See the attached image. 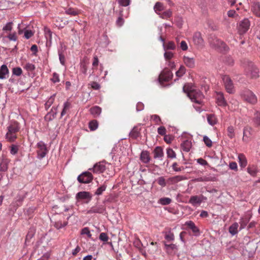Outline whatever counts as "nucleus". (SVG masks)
<instances>
[{"label":"nucleus","mask_w":260,"mask_h":260,"mask_svg":"<svg viewBox=\"0 0 260 260\" xmlns=\"http://www.w3.org/2000/svg\"><path fill=\"white\" fill-rule=\"evenodd\" d=\"M20 129V123L16 120H11L7 126L6 139L9 142H14L17 138V133Z\"/></svg>","instance_id":"obj_1"},{"label":"nucleus","mask_w":260,"mask_h":260,"mask_svg":"<svg viewBox=\"0 0 260 260\" xmlns=\"http://www.w3.org/2000/svg\"><path fill=\"white\" fill-rule=\"evenodd\" d=\"M245 68L246 72L249 74L251 78H257L259 77V70L252 61H246Z\"/></svg>","instance_id":"obj_2"},{"label":"nucleus","mask_w":260,"mask_h":260,"mask_svg":"<svg viewBox=\"0 0 260 260\" xmlns=\"http://www.w3.org/2000/svg\"><path fill=\"white\" fill-rule=\"evenodd\" d=\"M209 43L211 46L215 48L222 49L224 51H228L229 49L226 44L217 37L212 38L209 40Z\"/></svg>","instance_id":"obj_3"},{"label":"nucleus","mask_w":260,"mask_h":260,"mask_svg":"<svg viewBox=\"0 0 260 260\" xmlns=\"http://www.w3.org/2000/svg\"><path fill=\"white\" fill-rule=\"evenodd\" d=\"M38 150L37 151V158L42 159L45 157L48 152L46 145L44 142L41 141L37 144Z\"/></svg>","instance_id":"obj_4"},{"label":"nucleus","mask_w":260,"mask_h":260,"mask_svg":"<svg viewBox=\"0 0 260 260\" xmlns=\"http://www.w3.org/2000/svg\"><path fill=\"white\" fill-rule=\"evenodd\" d=\"M93 179V176L92 174L88 171L83 172L77 177V180L80 183H89L92 182Z\"/></svg>","instance_id":"obj_5"},{"label":"nucleus","mask_w":260,"mask_h":260,"mask_svg":"<svg viewBox=\"0 0 260 260\" xmlns=\"http://www.w3.org/2000/svg\"><path fill=\"white\" fill-rule=\"evenodd\" d=\"M192 102L201 104L202 99L204 98L202 92L199 89H194L188 96Z\"/></svg>","instance_id":"obj_6"},{"label":"nucleus","mask_w":260,"mask_h":260,"mask_svg":"<svg viewBox=\"0 0 260 260\" xmlns=\"http://www.w3.org/2000/svg\"><path fill=\"white\" fill-rule=\"evenodd\" d=\"M222 79L224 83L225 88L226 91L229 93H234V85L230 76L226 75H222Z\"/></svg>","instance_id":"obj_7"},{"label":"nucleus","mask_w":260,"mask_h":260,"mask_svg":"<svg viewBox=\"0 0 260 260\" xmlns=\"http://www.w3.org/2000/svg\"><path fill=\"white\" fill-rule=\"evenodd\" d=\"M106 161H101L94 165L92 168L89 169V170L92 171L94 173L100 174L103 173L106 169Z\"/></svg>","instance_id":"obj_8"},{"label":"nucleus","mask_w":260,"mask_h":260,"mask_svg":"<svg viewBox=\"0 0 260 260\" xmlns=\"http://www.w3.org/2000/svg\"><path fill=\"white\" fill-rule=\"evenodd\" d=\"M172 72L168 69H165L159 76V82H168L171 80L173 77Z\"/></svg>","instance_id":"obj_9"},{"label":"nucleus","mask_w":260,"mask_h":260,"mask_svg":"<svg viewBox=\"0 0 260 260\" xmlns=\"http://www.w3.org/2000/svg\"><path fill=\"white\" fill-rule=\"evenodd\" d=\"M165 249L166 253L170 255H174L178 251V247L175 244H168L166 242H164Z\"/></svg>","instance_id":"obj_10"},{"label":"nucleus","mask_w":260,"mask_h":260,"mask_svg":"<svg viewBox=\"0 0 260 260\" xmlns=\"http://www.w3.org/2000/svg\"><path fill=\"white\" fill-rule=\"evenodd\" d=\"M250 26V21L248 19L245 18L239 23L238 31L240 35L246 33Z\"/></svg>","instance_id":"obj_11"},{"label":"nucleus","mask_w":260,"mask_h":260,"mask_svg":"<svg viewBox=\"0 0 260 260\" xmlns=\"http://www.w3.org/2000/svg\"><path fill=\"white\" fill-rule=\"evenodd\" d=\"M92 197L90 192L88 191H80L76 194V198L77 200H86V203H88Z\"/></svg>","instance_id":"obj_12"},{"label":"nucleus","mask_w":260,"mask_h":260,"mask_svg":"<svg viewBox=\"0 0 260 260\" xmlns=\"http://www.w3.org/2000/svg\"><path fill=\"white\" fill-rule=\"evenodd\" d=\"M185 225L187 226L186 230H191L195 236H199L201 235L200 229L196 225L195 223L191 220L187 221L185 222Z\"/></svg>","instance_id":"obj_13"},{"label":"nucleus","mask_w":260,"mask_h":260,"mask_svg":"<svg viewBox=\"0 0 260 260\" xmlns=\"http://www.w3.org/2000/svg\"><path fill=\"white\" fill-rule=\"evenodd\" d=\"M193 41L194 44L198 47L201 48L204 46V41L200 32L197 31L193 34Z\"/></svg>","instance_id":"obj_14"},{"label":"nucleus","mask_w":260,"mask_h":260,"mask_svg":"<svg viewBox=\"0 0 260 260\" xmlns=\"http://www.w3.org/2000/svg\"><path fill=\"white\" fill-rule=\"evenodd\" d=\"M243 138L244 142H247L249 141L250 137L252 135V129L249 126L244 127L243 131Z\"/></svg>","instance_id":"obj_15"},{"label":"nucleus","mask_w":260,"mask_h":260,"mask_svg":"<svg viewBox=\"0 0 260 260\" xmlns=\"http://www.w3.org/2000/svg\"><path fill=\"white\" fill-rule=\"evenodd\" d=\"M10 160L4 155H3L0 162V172H5L8 169V165Z\"/></svg>","instance_id":"obj_16"},{"label":"nucleus","mask_w":260,"mask_h":260,"mask_svg":"<svg viewBox=\"0 0 260 260\" xmlns=\"http://www.w3.org/2000/svg\"><path fill=\"white\" fill-rule=\"evenodd\" d=\"M66 49V46L62 43H60V48L58 49V54L60 62L62 65H64L65 64L66 59L63 52Z\"/></svg>","instance_id":"obj_17"},{"label":"nucleus","mask_w":260,"mask_h":260,"mask_svg":"<svg viewBox=\"0 0 260 260\" xmlns=\"http://www.w3.org/2000/svg\"><path fill=\"white\" fill-rule=\"evenodd\" d=\"M204 199V197L203 196H192L190 197L188 201V203L191 204L193 206L200 205L203 202ZM205 199H206V198H205Z\"/></svg>","instance_id":"obj_18"},{"label":"nucleus","mask_w":260,"mask_h":260,"mask_svg":"<svg viewBox=\"0 0 260 260\" xmlns=\"http://www.w3.org/2000/svg\"><path fill=\"white\" fill-rule=\"evenodd\" d=\"M106 210V207L103 205H96L92 207L87 212L88 213H103Z\"/></svg>","instance_id":"obj_19"},{"label":"nucleus","mask_w":260,"mask_h":260,"mask_svg":"<svg viewBox=\"0 0 260 260\" xmlns=\"http://www.w3.org/2000/svg\"><path fill=\"white\" fill-rule=\"evenodd\" d=\"M164 235L165 239L168 242H172L175 240V236L173 232L171 231V228H166L162 232Z\"/></svg>","instance_id":"obj_20"},{"label":"nucleus","mask_w":260,"mask_h":260,"mask_svg":"<svg viewBox=\"0 0 260 260\" xmlns=\"http://www.w3.org/2000/svg\"><path fill=\"white\" fill-rule=\"evenodd\" d=\"M244 99L251 104H255L257 102L256 96L250 91H247L244 94Z\"/></svg>","instance_id":"obj_21"},{"label":"nucleus","mask_w":260,"mask_h":260,"mask_svg":"<svg viewBox=\"0 0 260 260\" xmlns=\"http://www.w3.org/2000/svg\"><path fill=\"white\" fill-rule=\"evenodd\" d=\"M71 215L68 216L66 221H62L61 220H58L55 221L53 222V226L57 229L59 230L65 226H66L68 224V220L70 218Z\"/></svg>","instance_id":"obj_22"},{"label":"nucleus","mask_w":260,"mask_h":260,"mask_svg":"<svg viewBox=\"0 0 260 260\" xmlns=\"http://www.w3.org/2000/svg\"><path fill=\"white\" fill-rule=\"evenodd\" d=\"M9 70L6 64H3L0 68V79H5L9 77Z\"/></svg>","instance_id":"obj_23"},{"label":"nucleus","mask_w":260,"mask_h":260,"mask_svg":"<svg viewBox=\"0 0 260 260\" xmlns=\"http://www.w3.org/2000/svg\"><path fill=\"white\" fill-rule=\"evenodd\" d=\"M216 103L217 105L221 107H225L227 105L226 102L224 99L223 93L218 92L217 93Z\"/></svg>","instance_id":"obj_24"},{"label":"nucleus","mask_w":260,"mask_h":260,"mask_svg":"<svg viewBox=\"0 0 260 260\" xmlns=\"http://www.w3.org/2000/svg\"><path fill=\"white\" fill-rule=\"evenodd\" d=\"M140 159L144 164L148 163L150 160L149 152L147 150H143L140 154Z\"/></svg>","instance_id":"obj_25"},{"label":"nucleus","mask_w":260,"mask_h":260,"mask_svg":"<svg viewBox=\"0 0 260 260\" xmlns=\"http://www.w3.org/2000/svg\"><path fill=\"white\" fill-rule=\"evenodd\" d=\"M154 153V158L155 159L158 158L160 160L162 159L164 156V152L162 148L160 146H157L155 148L153 151Z\"/></svg>","instance_id":"obj_26"},{"label":"nucleus","mask_w":260,"mask_h":260,"mask_svg":"<svg viewBox=\"0 0 260 260\" xmlns=\"http://www.w3.org/2000/svg\"><path fill=\"white\" fill-rule=\"evenodd\" d=\"M45 36L46 39V44L50 45L52 42V32L47 27H44Z\"/></svg>","instance_id":"obj_27"},{"label":"nucleus","mask_w":260,"mask_h":260,"mask_svg":"<svg viewBox=\"0 0 260 260\" xmlns=\"http://www.w3.org/2000/svg\"><path fill=\"white\" fill-rule=\"evenodd\" d=\"M238 162L242 169L244 168L247 165V160L245 155L240 153L238 156Z\"/></svg>","instance_id":"obj_28"},{"label":"nucleus","mask_w":260,"mask_h":260,"mask_svg":"<svg viewBox=\"0 0 260 260\" xmlns=\"http://www.w3.org/2000/svg\"><path fill=\"white\" fill-rule=\"evenodd\" d=\"M257 246H255L253 242H249L245 246V250L248 252L249 254H252L256 250Z\"/></svg>","instance_id":"obj_29"},{"label":"nucleus","mask_w":260,"mask_h":260,"mask_svg":"<svg viewBox=\"0 0 260 260\" xmlns=\"http://www.w3.org/2000/svg\"><path fill=\"white\" fill-rule=\"evenodd\" d=\"M183 61L185 65L190 68H193L195 66L194 59L192 57L184 56Z\"/></svg>","instance_id":"obj_30"},{"label":"nucleus","mask_w":260,"mask_h":260,"mask_svg":"<svg viewBox=\"0 0 260 260\" xmlns=\"http://www.w3.org/2000/svg\"><path fill=\"white\" fill-rule=\"evenodd\" d=\"M252 11L256 16L260 17V3L259 2L256 1L253 3Z\"/></svg>","instance_id":"obj_31"},{"label":"nucleus","mask_w":260,"mask_h":260,"mask_svg":"<svg viewBox=\"0 0 260 260\" xmlns=\"http://www.w3.org/2000/svg\"><path fill=\"white\" fill-rule=\"evenodd\" d=\"M247 171L253 177L256 176L258 172L257 167L254 165H249L247 168Z\"/></svg>","instance_id":"obj_32"},{"label":"nucleus","mask_w":260,"mask_h":260,"mask_svg":"<svg viewBox=\"0 0 260 260\" xmlns=\"http://www.w3.org/2000/svg\"><path fill=\"white\" fill-rule=\"evenodd\" d=\"M140 128L139 126H135L129 133L130 137L134 139H137L140 135Z\"/></svg>","instance_id":"obj_33"},{"label":"nucleus","mask_w":260,"mask_h":260,"mask_svg":"<svg viewBox=\"0 0 260 260\" xmlns=\"http://www.w3.org/2000/svg\"><path fill=\"white\" fill-rule=\"evenodd\" d=\"M195 89H194L193 85L190 83H187L183 87V91L187 94L188 96Z\"/></svg>","instance_id":"obj_34"},{"label":"nucleus","mask_w":260,"mask_h":260,"mask_svg":"<svg viewBox=\"0 0 260 260\" xmlns=\"http://www.w3.org/2000/svg\"><path fill=\"white\" fill-rule=\"evenodd\" d=\"M55 111L54 112L53 111V109H52L51 111L48 112L45 116L44 119H45V121L49 122V121H52L53 119H54L55 118L56 115L57 114V112H56V109H55Z\"/></svg>","instance_id":"obj_35"},{"label":"nucleus","mask_w":260,"mask_h":260,"mask_svg":"<svg viewBox=\"0 0 260 260\" xmlns=\"http://www.w3.org/2000/svg\"><path fill=\"white\" fill-rule=\"evenodd\" d=\"M90 112L94 117H96L101 114L102 109L100 107L95 106L90 109Z\"/></svg>","instance_id":"obj_36"},{"label":"nucleus","mask_w":260,"mask_h":260,"mask_svg":"<svg viewBox=\"0 0 260 260\" xmlns=\"http://www.w3.org/2000/svg\"><path fill=\"white\" fill-rule=\"evenodd\" d=\"M181 147L184 151L188 152L191 147V143L187 140H185L181 143Z\"/></svg>","instance_id":"obj_37"},{"label":"nucleus","mask_w":260,"mask_h":260,"mask_svg":"<svg viewBox=\"0 0 260 260\" xmlns=\"http://www.w3.org/2000/svg\"><path fill=\"white\" fill-rule=\"evenodd\" d=\"M207 118L208 123L211 125H214L217 122V118L214 114H207Z\"/></svg>","instance_id":"obj_38"},{"label":"nucleus","mask_w":260,"mask_h":260,"mask_svg":"<svg viewBox=\"0 0 260 260\" xmlns=\"http://www.w3.org/2000/svg\"><path fill=\"white\" fill-rule=\"evenodd\" d=\"M162 46L165 51L168 50H175L176 49V45L173 41H169L166 44L165 43H163Z\"/></svg>","instance_id":"obj_39"},{"label":"nucleus","mask_w":260,"mask_h":260,"mask_svg":"<svg viewBox=\"0 0 260 260\" xmlns=\"http://www.w3.org/2000/svg\"><path fill=\"white\" fill-rule=\"evenodd\" d=\"M239 226L238 223L235 222L232 224L229 228V233L233 236L235 235L238 233V228Z\"/></svg>","instance_id":"obj_40"},{"label":"nucleus","mask_w":260,"mask_h":260,"mask_svg":"<svg viewBox=\"0 0 260 260\" xmlns=\"http://www.w3.org/2000/svg\"><path fill=\"white\" fill-rule=\"evenodd\" d=\"M107 187V184L106 183H104L97 188L94 192V194L98 196L102 195L103 192L106 190Z\"/></svg>","instance_id":"obj_41"},{"label":"nucleus","mask_w":260,"mask_h":260,"mask_svg":"<svg viewBox=\"0 0 260 260\" xmlns=\"http://www.w3.org/2000/svg\"><path fill=\"white\" fill-rule=\"evenodd\" d=\"M65 13L67 15H70L72 16H76L78 15L79 11L77 9H75L72 8H66L65 9Z\"/></svg>","instance_id":"obj_42"},{"label":"nucleus","mask_w":260,"mask_h":260,"mask_svg":"<svg viewBox=\"0 0 260 260\" xmlns=\"http://www.w3.org/2000/svg\"><path fill=\"white\" fill-rule=\"evenodd\" d=\"M71 104L69 101H66L63 104V108L61 112L60 117H62L63 116H64L66 113L67 111L69 110V109L71 107Z\"/></svg>","instance_id":"obj_43"},{"label":"nucleus","mask_w":260,"mask_h":260,"mask_svg":"<svg viewBox=\"0 0 260 260\" xmlns=\"http://www.w3.org/2000/svg\"><path fill=\"white\" fill-rule=\"evenodd\" d=\"M71 104L69 101H66L63 104V108L61 112L60 117H62L63 116H64L66 113L67 111L69 110V109L71 107Z\"/></svg>","instance_id":"obj_44"},{"label":"nucleus","mask_w":260,"mask_h":260,"mask_svg":"<svg viewBox=\"0 0 260 260\" xmlns=\"http://www.w3.org/2000/svg\"><path fill=\"white\" fill-rule=\"evenodd\" d=\"M71 104L69 101H66L63 104V108L61 112L60 117H62L63 116H64L66 113L67 111L69 110V109L71 107Z\"/></svg>","instance_id":"obj_45"},{"label":"nucleus","mask_w":260,"mask_h":260,"mask_svg":"<svg viewBox=\"0 0 260 260\" xmlns=\"http://www.w3.org/2000/svg\"><path fill=\"white\" fill-rule=\"evenodd\" d=\"M253 121L256 126L260 125V113L258 111L254 113Z\"/></svg>","instance_id":"obj_46"},{"label":"nucleus","mask_w":260,"mask_h":260,"mask_svg":"<svg viewBox=\"0 0 260 260\" xmlns=\"http://www.w3.org/2000/svg\"><path fill=\"white\" fill-rule=\"evenodd\" d=\"M172 202L171 199L169 198H161L158 201V203L162 205H169Z\"/></svg>","instance_id":"obj_47"},{"label":"nucleus","mask_w":260,"mask_h":260,"mask_svg":"<svg viewBox=\"0 0 260 260\" xmlns=\"http://www.w3.org/2000/svg\"><path fill=\"white\" fill-rule=\"evenodd\" d=\"M35 251L38 252V254H43L45 252H47L45 246L42 245V244H38L35 249Z\"/></svg>","instance_id":"obj_48"},{"label":"nucleus","mask_w":260,"mask_h":260,"mask_svg":"<svg viewBox=\"0 0 260 260\" xmlns=\"http://www.w3.org/2000/svg\"><path fill=\"white\" fill-rule=\"evenodd\" d=\"M88 126L91 131H95L98 127V122L96 120H91L89 122Z\"/></svg>","instance_id":"obj_49"},{"label":"nucleus","mask_w":260,"mask_h":260,"mask_svg":"<svg viewBox=\"0 0 260 260\" xmlns=\"http://www.w3.org/2000/svg\"><path fill=\"white\" fill-rule=\"evenodd\" d=\"M184 178L185 177L182 176H175L174 177L169 178V180L173 183H176L183 180Z\"/></svg>","instance_id":"obj_50"},{"label":"nucleus","mask_w":260,"mask_h":260,"mask_svg":"<svg viewBox=\"0 0 260 260\" xmlns=\"http://www.w3.org/2000/svg\"><path fill=\"white\" fill-rule=\"evenodd\" d=\"M167 155L168 158H175L176 157L175 152L171 148H168L167 149Z\"/></svg>","instance_id":"obj_51"},{"label":"nucleus","mask_w":260,"mask_h":260,"mask_svg":"<svg viewBox=\"0 0 260 260\" xmlns=\"http://www.w3.org/2000/svg\"><path fill=\"white\" fill-rule=\"evenodd\" d=\"M55 94L51 96L49 100L45 104V108L46 110L48 109L52 105L54 101Z\"/></svg>","instance_id":"obj_52"},{"label":"nucleus","mask_w":260,"mask_h":260,"mask_svg":"<svg viewBox=\"0 0 260 260\" xmlns=\"http://www.w3.org/2000/svg\"><path fill=\"white\" fill-rule=\"evenodd\" d=\"M186 72V69L183 66H181L179 70L176 72V75L178 77H182Z\"/></svg>","instance_id":"obj_53"},{"label":"nucleus","mask_w":260,"mask_h":260,"mask_svg":"<svg viewBox=\"0 0 260 260\" xmlns=\"http://www.w3.org/2000/svg\"><path fill=\"white\" fill-rule=\"evenodd\" d=\"M228 136L230 139H233L235 137V130L233 126H229L227 128Z\"/></svg>","instance_id":"obj_54"},{"label":"nucleus","mask_w":260,"mask_h":260,"mask_svg":"<svg viewBox=\"0 0 260 260\" xmlns=\"http://www.w3.org/2000/svg\"><path fill=\"white\" fill-rule=\"evenodd\" d=\"M22 74V70L20 67H15L12 69V74L17 76H20Z\"/></svg>","instance_id":"obj_55"},{"label":"nucleus","mask_w":260,"mask_h":260,"mask_svg":"<svg viewBox=\"0 0 260 260\" xmlns=\"http://www.w3.org/2000/svg\"><path fill=\"white\" fill-rule=\"evenodd\" d=\"M24 68L28 72H32L35 70V66L34 64L28 62L26 63Z\"/></svg>","instance_id":"obj_56"},{"label":"nucleus","mask_w":260,"mask_h":260,"mask_svg":"<svg viewBox=\"0 0 260 260\" xmlns=\"http://www.w3.org/2000/svg\"><path fill=\"white\" fill-rule=\"evenodd\" d=\"M156 181H157V183L162 187L166 186V180H165L164 177H163V176L158 177Z\"/></svg>","instance_id":"obj_57"},{"label":"nucleus","mask_w":260,"mask_h":260,"mask_svg":"<svg viewBox=\"0 0 260 260\" xmlns=\"http://www.w3.org/2000/svg\"><path fill=\"white\" fill-rule=\"evenodd\" d=\"M203 141L207 146L211 147L212 146V142L207 136L203 137Z\"/></svg>","instance_id":"obj_58"},{"label":"nucleus","mask_w":260,"mask_h":260,"mask_svg":"<svg viewBox=\"0 0 260 260\" xmlns=\"http://www.w3.org/2000/svg\"><path fill=\"white\" fill-rule=\"evenodd\" d=\"M174 137L172 135H165L164 137V141L167 143V144H170L172 143V141L174 140Z\"/></svg>","instance_id":"obj_59"},{"label":"nucleus","mask_w":260,"mask_h":260,"mask_svg":"<svg viewBox=\"0 0 260 260\" xmlns=\"http://www.w3.org/2000/svg\"><path fill=\"white\" fill-rule=\"evenodd\" d=\"M154 9L155 11H161L164 10L163 4L160 2H157L154 6Z\"/></svg>","instance_id":"obj_60"},{"label":"nucleus","mask_w":260,"mask_h":260,"mask_svg":"<svg viewBox=\"0 0 260 260\" xmlns=\"http://www.w3.org/2000/svg\"><path fill=\"white\" fill-rule=\"evenodd\" d=\"M18 146L16 145H12L10 148V153L12 155H15L18 153Z\"/></svg>","instance_id":"obj_61"},{"label":"nucleus","mask_w":260,"mask_h":260,"mask_svg":"<svg viewBox=\"0 0 260 260\" xmlns=\"http://www.w3.org/2000/svg\"><path fill=\"white\" fill-rule=\"evenodd\" d=\"M174 56V53L171 51H166L164 53V57L166 60L172 58Z\"/></svg>","instance_id":"obj_62"},{"label":"nucleus","mask_w":260,"mask_h":260,"mask_svg":"<svg viewBox=\"0 0 260 260\" xmlns=\"http://www.w3.org/2000/svg\"><path fill=\"white\" fill-rule=\"evenodd\" d=\"M99 239L103 242H107L109 239V237L106 233H101L99 236Z\"/></svg>","instance_id":"obj_63"},{"label":"nucleus","mask_w":260,"mask_h":260,"mask_svg":"<svg viewBox=\"0 0 260 260\" xmlns=\"http://www.w3.org/2000/svg\"><path fill=\"white\" fill-rule=\"evenodd\" d=\"M89 85H90L91 88L94 90H99L101 88V85L99 83L96 82L92 81L91 82Z\"/></svg>","instance_id":"obj_64"}]
</instances>
